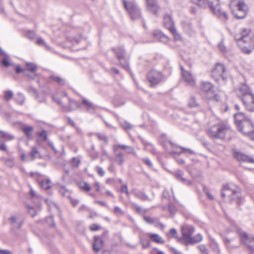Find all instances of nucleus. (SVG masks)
Returning a JSON list of instances; mask_svg holds the SVG:
<instances>
[{"instance_id":"f257e3e1","label":"nucleus","mask_w":254,"mask_h":254,"mask_svg":"<svg viewBox=\"0 0 254 254\" xmlns=\"http://www.w3.org/2000/svg\"><path fill=\"white\" fill-rule=\"evenodd\" d=\"M195 4L202 8H205L208 6L214 15L224 21L229 19L227 13L222 9L219 1H195Z\"/></svg>"},{"instance_id":"f03ea898","label":"nucleus","mask_w":254,"mask_h":254,"mask_svg":"<svg viewBox=\"0 0 254 254\" xmlns=\"http://www.w3.org/2000/svg\"><path fill=\"white\" fill-rule=\"evenodd\" d=\"M249 29H243L235 36V39L238 45L241 47L243 53L247 54L252 53L254 47L253 41L249 35Z\"/></svg>"},{"instance_id":"7ed1b4c3","label":"nucleus","mask_w":254,"mask_h":254,"mask_svg":"<svg viewBox=\"0 0 254 254\" xmlns=\"http://www.w3.org/2000/svg\"><path fill=\"white\" fill-rule=\"evenodd\" d=\"M229 6L233 14L236 18L243 19L246 17L248 7L243 1H231Z\"/></svg>"},{"instance_id":"20e7f679","label":"nucleus","mask_w":254,"mask_h":254,"mask_svg":"<svg viewBox=\"0 0 254 254\" xmlns=\"http://www.w3.org/2000/svg\"><path fill=\"white\" fill-rule=\"evenodd\" d=\"M123 4L132 20H136L141 17L140 9L133 1H123Z\"/></svg>"},{"instance_id":"39448f33","label":"nucleus","mask_w":254,"mask_h":254,"mask_svg":"<svg viewBox=\"0 0 254 254\" xmlns=\"http://www.w3.org/2000/svg\"><path fill=\"white\" fill-rule=\"evenodd\" d=\"M227 127L223 124H217L212 126L208 131L209 136L214 138L223 139L225 137Z\"/></svg>"},{"instance_id":"423d86ee","label":"nucleus","mask_w":254,"mask_h":254,"mask_svg":"<svg viewBox=\"0 0 254 254\" xmlns=\"http://www.w3.org/2000/svg\"><path fill=\"white\" fill-rule=\"evenodd\" d=\"M225 71L224 65L221 64L217 63L215 68L212 70L211 76L217 82H219L220 80L225 82L227 77L225 74Z\"/></svg>"},{"instance_id":"0eeeda50","label":"nucleus","mask_w":254,"mask_h":254,"mask_svg":"<svg viewBox=\"0 0 254 254\" xmlns=\"http://www.w3.org/2000/svg\"><path fill=\"white\" fill-rule=\"evenodd\" d=\"M226 196H229L231 200H236L237 203L241 198L240 193L233 189L229 185H224L221 191L222 197L224 198Z\"/></svg>"},{"instance_id":"6e6552de","label":"nucleus","mask_w":254,"mask_h":254,"mask_svg":"<svg viewBox=\"0 0 254 254\" xmlns=\"http://www.w3.org/2000/svg\"><path fill=\"white\" fill-rule=\"evenodd\" d=\"M239 236L241 242L248 247L251 254H254V237L249 236L247 233L243 231L239 232Z\"/></svg>"},{"instance_id":"1a4fd4ad","label":"nucleus","mask_w":254,"mask_h":254,"mask_svg":"<svg viewBox=\"0 0 254 254\" xmlns=\"http://www.w3.org/2000/svg\"><path fill=\"white\" fill-rule=\"evenodd\" d=\"M164 25L173 35L175 40H179L181 39V37L177 33L176 29L174 26V22L170 15L167 14L165 15L164 17Z\"/></svg>"},{"instance_id":"9d476101","label":"nucleus","mask_w":254,"mask_h":254,"mask_svg":"<svg viewBox=\"0 0 254 254\" xmlns=\"http://www.w3.org/2000/svg\"><path fill=\"white\" fill-rule=\"evenodd\" d=\"M239 130L245 135L249 136L251 139H254V126L252 122L248 119L238 127Z\"/></svg>"},{"instance_id":"9b49d317","label":"nucleus","mask_w":254,"mask_h":254,"mask_svg":"<svg viewBox=\"0 0 254 254\" xmlns=\"http://www.w3.org/2000/svg\"><path fill=\"white\" fill-rule=\"evenodd\" d=\"M114 152V161L119 166H123L126 161L125 155L119 149H120L116 144L112 147Z\"/></svg>"},{"instance_id":"f8f14e48","label":"nucleus","mask_w":254,"mask_h":254,"mask_svg":"<svg viewBox=\"0 0 254 254\" xmlns=\"http://www.w3.org/2000/svg\"><path fill=\"white\" fill-rule=\"evenodd\" d=\"M148 81L152 84L159 83L163 79L162 73L157 70H152L147 75Z\"/></svg>"},{"instance_id":"ddd939ff","label":"nucleus","mask_w":254,"mask_h":254,"mask_svg":"<svg viewBox=\"0 0 254 254\" xmlns=\"http://www.w3.org/2000/svg\"><path fill=\"white\" fill-rule=\"evenodd\" d=\"M194 232V227L190 225H186L182 228L183 240L186 245H188V242L191 239V235Z\"/></svg>"},{"instance_id":"4468645a","label":"nucleus","mask_w":254,"mask_h":254,"mask_svg":"<svg viewBox=\"0 0 254 254\" xmlns=\"http://www.w3.org/2000/svg\"><path fill=\"white\" fill-rule=\"evenodd\" d=\"M112 50L115 52L117 57L120 61V63L121 65L126 70H128L129 69L128 63L127 62H125V63H123L121 61L124 58L125 54L124 48L122 47H118L116 48H113Z\"/></svg>"},{"instance_id":"2eb2a0df","label":"nucleus","mask_w":254,"mask_h":254,"mask_svg":"<svg viewBox=\"0 0 254 254\" xmlns=\"http://www.w3.org/2000/svg\"><path fill=\"white\" fill-rule=\"evenodd\" d=\"M242 101L246 110L251 112H254V94L242 98Z\"/></svg>"},{"instance_id":"dca6fc26","label":"nucleus","mask_w":254,"mask_h":254,"mask_svg":"<svg viewBox=\"0 0 254 254\" xmlns=\"http://www.w3.org/2000/svg\"><path fill=\"white\" fill-rule=\"evenodd\" d=\"M233 156L240 162L254 163V159L253 157L242 152L235 151Z\"/></svg>"},{"instance_id":"f3484780","label":"nucleus","mask_w":254,"mask_h":254,"mask_svg":"<svg viewBox=\"0 0 254 254\" xmlns=\"http://www.w3.org/2000/svg\"><path fill=\"white\" fill-rule=\"evenodd\" d=\"M9 221L14 228H20L23 223V218L19 214L12 215L9 218Z\"/></svg>"},{"instance_id":"a211bd4d","label":"nucleus","mask_w":254,"mask_h":254,"mask_svg":"<svg viewBox=\"0 0 254 254\" xmlns=\"http://www.w3.org/2000/svg\"><path fill=\"white\" fill-rule=\"evenodd\" d=\"M182 71V76L184 80L190 85L194 86L195 85V80L191 73L184 69L183 66H181Z\"/></svg>"},{"instance_id":"6ab92c4d","label":"nucleus","mask_w":254,"mask_h":254,"mask_svg":"<svg viewBox=\"0 0 254 254\" xmlns=\"http://www.w3.org/2000/svg\"><path fill=\"white\" fill-rule=\"evenodd\" d=\"M238 91L241 96V98H245L248 96V95L253 94L250 88L247 84L244 83L241 85L238 89Z\"/></svg>"},{"instance_id":"aec40b11","label":"nucleus","mask_w":254,"mask_h":254,"mask_svg":"<svg viewBox=\"0 0 254 254\" xmlns=\"http://www.w3.org/2000/svg\"><path fill=\"white\" fill-rule=\"evenodd\" d=\"M65 112H71L80 108V104L77 101L69 98L68 106H62Z\"/></svg>"},{"instance_id":"412c9836","label":"nucleus","mask_w":254,"mask_h":254,"mask_svg":"<svg viewBox=\"0 0 254 254\" xmlns=\"http://www.w3.org/2000/svg\"><path fill=\"white\" fill-rule=\"evenodd\" d=\"M103 240L100 236H95L93 243V249L95 252H98L103 248Z\"/></svg>"},{"instance_id":"4be33fe9","label":"nucleus","mask_w":254,"mask_h":254,"mask_svg":"<svg viewBox=\"0 0 254 254\" xmlns=\"http://www.w3.org/2000/svg\"><path fill=\"white\" fill-rule=\"evenodd\" d=\"M173 175L178 181L185 185H190L191 183L190 181L184 178V172L181 170H177L173 173Z\"/></svg>"},{"instance_id":"5701e85b","label":"nucleus","mask_w":254,"mask_h":254,"mask_svg":"<svg viewBox=\"0 0 254 254\" xmlns=\"http://www.w3.org/2000/svg\"><path fill=\"white\" fill-rule=\"evenodd\" d=\"M146 5L147 9L154 14H156L160 9L156 1H146Z\"/></svg>"},{"instance_id":"b1692460","label":"nucleus","mask_w":254,"mask_h":254,"mask_svg":"<svg viewBox=\"0 0 254 254\" xmlns=\"http://www.w3.org/2000/svg\"><path fill=\"white\" fill-rule=\"evenodd\" d=\"M234 119L236 125L238 127L249 119L246 118L242 112H240L234 114Z\"/></svg>"},{"instance_id":"393cba45","label":"nucleus","mask_w":254,"mask_h":254,"mask_svg":"<svg viewBox=\"0 0 254 254\" xmlns=\"http://www.w3.org/2000/svg\"><path fill=\"white\" fill-rule=\"evenodd\" d=\"M213 85L209 82H203L200 86L201 90L206 93H211L213 94Z\"/></svg>"},{"instance_id":"a878e982","label":"nucleus","mask_w":254,"mask_h":254,"mask_svg":"<svg viewBox=\"0 0 254 254\" xmlns=\"http://www.w3.org/2000/svg\"><path fill=\"white\" fill-rule=\"evenodd\" d=\"M153 36L162 42H166L168 41V37L159 30H155L153 33Z\"/></svg>"},{"instance_id":"bb28decb","label":"nucleus","mask_w":254,"mask_h":254,"mask_svg":"<svg viewBox=\"0 0 254 254\" xmlns=\"http://www.w3.org/2000/svg\"><path fill=\"white\" fill-rule=\"evenodd\" d=\"M34 128L31 126L24 125L21 127V130L24 132L28 139L32 138V133Z\"/></svg>"},{"instance_id":"cd10ccee","label":"nucleus","mask_w":254,"mask_h":254,"mask_svg":"<svg viewBox=\"0 0 254 254\" xmlns=\"http://www.w3.org/2000/svg\"><path fill=\"white\" fill-rule=\"evenodd\" d=\"M223 241L225 246L228 249H236L239 247V246L233 244L234 239H230L225 237L223 238Z\"/></svg>"},{"instance_id":"c85d7f7f","label":"nucleus","mask_w":254,"mask_h":254,"mask_svg":"<svg viewBox=\"0 0 254 254\" xmlns=\"http://www.w3.org/2000/svg\"><path fill=\"white\" fill-rule=\"evenodd\" d=\"M118 147L120 149L126 150V153L127 154H133L135 156H136L137 154L134 150V148L131 146H127L124 144H116Z\"/></svg>"},{"instance_id":"c756f323","label":"nucleus","mask_w":254,"mask_h":254,"mask_svg":"<svg viewBox=\"0 0 254 254\" xmlns=\"http://www.w3.org/2000/svg\"><path fill=\"white\" fill-rule=\"evenodd\" d=\"M82 103L85 106L87 111L91 113L94 112L95 106L92 103L88 101L86 99L84 98L82 101Z\"/></svg>"},{"instance_id":"7c9ffc66","label":"nucleus","mask_w":254,"mask_h":254,"mask_svg":"<svg viewBox=\"0 0 254 254\" xmlns=\"http://www.w3.org/2000/svg\"><path fill=\"white\" fill-rule=\"evenodd\" d=\"M141 141L142 143V144H143V145L144 146V149L147 150V151H148L150 152H151L152 153H154L155 152V150H154V148L153 147V146L152 145V144L149 142H147V141H146L145 140H144V139L141 138Z\"/></svg>"},{"instance_id":"2f4dec72","label":"nucleus","mask_w":254,"mask_h":254,"mask_svg":"<svg viewBox=\"0 0 254 254\" xmlns=\"http://www.w3.org/2000/svg\"><path fill=\"white\" fill-rule=\"evenodd\" d=\"M40 186L43 189L48 190L50 189L52 186V182L50 179H46L41 181L40 183Z\"/></svg>"},{"instance_id":"473e14b6","label":"nucleus","mask_w":254,"mask_h":254,"mask_svg":"<svg viewBox=\"0 0 254 254\" xmlns=\"http://www.w3.org/2000/svg\"><path fill=\"white\" fill-rule=\"evenodd\" d=\"M203 237L200 234H197L194 237H191V239L190 241H189L188 245L190 244H194L195 243H199L202 240Z\"/></svg>"},{"instance_id":"72a5a7b5","label":"nucleus","mask_w":254,"mask_h":254,"mask_svg":"<svg viewBox=\"0 0 254 254\" xmlns=\"http://www.w3.org/2000/svg\"><path fill=\"white\" fill-rule=\"evenodd\" d=\"M149 237L152 241L156 243L159 244H163L164 243L163 239L157 234H151L149 235Z\"/></svg>"},{"instance_id":"f704fd0d","label":"nucleus","mask_w":254,"mask_h":254,"mask_svg":"<svg viewBox=\"0 0 254 254\" xmlns=\"http://www.w3.org/2000/svg\"><path fill=\"white\" fill-rule=\"evenodd\" d=\"M0 137L5 138L7 140H11L14 138L13 135L2 130H0Z\"/></svg>"},{"instance_id":"c9c22d12","label":"nucleus","mask_w":254,"mask_h":254,"mask_svg":"<svg viewBox=\"0 0 254 254\" xmlns=\"http://www.w3.org/2000/svg\"><path fill=\"white\" fill-rule=\"evenodd\" d=\"M50 78L60 85H64L65 83V80L60 76L53 75L50 77Z\"/></svg>"},{"instance_id":"e433bc0d","label":"nucleus","mask_w":254,"mask_h":254,"mask_svg":"<svg viewBox=\"0 0 254 254\" xmlns=\"http://www.w3.org/2000/svg\"><path fill=\"white\" fill-rule=\"evenodd\" d=\"M78 187L82 190L89 191L91 190V188L89 184L85 182H80L78 183Z\"/></svg>"},{"instance_id":"4c0bfd02","label":"nucleus","mask_w":254,"mask_h":254,"mask_svg":"<svg viewBox=\"0 0 254 254\" xmlns=\"http://www.w3.org/2000/svg\"><path fill=\"white\" fill-rule=\"evenodd\" d=\"M134 195L137 198L142 200H150L147 195L143 192L138 191L134 193Z\"/></svg>"},{"instance_id":"58836bf2","label":"nucleus","mask_w":254,"mask_h":254,"mask_svg":"<svg viewBox=\"0 0 254 254\" xmlns=\"http://www.w3.org/2000/svg\"><path fill=\"white\" fill-rule=\"evenodd\" d=\"M59 191L63 196L69 197L70 192L64 186H61L59 189Z\"/></svg>"},{"instance_id":"ea45409f","label":"nucleus","mask_w":254,"mask_h":254,"mask_svg":"<svg viewBox=\"0 0 254 254\" xmlns=\"http://www.w3.org/2000/svg\"><path fill=\"white\" fill-rule=\"evenodd\" d=\"M30 154L32 160H34L38 157L40 153L36 147H32Z\"/></svg>"},{"instance_id":"a19ab883","label":"nucleus","mask_w":254,"mask_h":254,"mask_svg":"<svg viewBox=\"0 0 254 254\" xmlns=\"http://www.w3.org/2000/svg\"><path fill=\"white\" fill-rule=\"evenodd\" d=\"M210 247L212 249V250L214 252H216L217 253H219L220 252V250L219 249V245L214 240H212L211 241L210 243Z\"/></svg>"},{"instance_id":"79ce46f5","label":"nucleus","mask_w":254,"mask_h":254,"mask_svg":"<svg viewBox=\"0 0 254 254\" xmlns=\"http://www.w3.org/2000/svg\"><path fill=\"white\" fill-rule=\"evenodd\" d=\"M95 135L97 136L99 140L103 141L106 143H108V137L105 134L100 133H96Z\"/></svg>"},{"instance_id":"37998d69","label":"nucleus","mask_w":254,"mask_h":254,"mask_svg":"<svg viewBox=\"0 0 254 254\" xmlns=\"http://www.w3.org/2000/svg\"><path fill=\"white\" fill-rule=\"evenodd\" d=\"M38 136L42 141H45L47 139V133L45 130H43L38 133Z\"/></svg>"},{"instance_id":"c03bdc74","label":"nucleus","mask_w":254,"mask_h":254,"mask_svg":"<svg viewBox=\"0 0 254 254\" xmlns=\"http://www.w3.org/2000/svg\"><path fill=\"white\" fill-rule=\"evenodd\" d=\"M113 213L117 216L123 215L125 214V212L118 206H116L113 210Z\"/></svg>"},{"instance_id":"a18cd8bd","label":"nucleus","mask_w":254,"mask_h":254,"mask_svg":"<svg viewBox=\"0 0 254 254\" xmlns=\"http://www.w3.org/2000/svg\"><path fill=\"white\" fill-rule=\"evenodd\" d=\"M15 100L19 104L22 105L25 100V97L23 94L19 93L17 94Z\"/></svg>"},{"instance_id":"49530a36","label":"nucleus","mask_w":254,"mask_h":254,"mask_svg":"<svg viewBox=\"0 0 254 254\" xmlns=\"http://www.w3.org/2000/svg\"><path fill=\"white\" fill-rule=\"evenodd\" d=\"M36 43L38 46H44L46 48H49V46L47 45L45 41L40 37L37 38Z\"/></svg>"},{"instance_id":"de8ad7c7","label":"nucleus","mask_w":254,"mask_h":254,"mask_svg":"<svg viewBox=\"0 0 254 254\" xmlns=\"http://www.w3.org/2000/svg\"><path fill=\"white\" fill-rule=\"evenodd\" d=\"M169 142L170 143V144H171L172 145H174V146H175L177 147H179L180 149H181L182 150H183V151H188L190 154H195V152L194 151H193V150H191L190 149L185 148V147H183L182 146H178L177 145H175L171 141H169Z\"/></svg>"},{"instance_id":"09e8293b","label":"nucleus","mask_w":254,"mask_h":254,"mask_svg":"<svg viewBox=\"0 0 254 254\" xmlns=\"http://www.w3.org/2000/svg\"><path fill=\"white\" fill-rule=\"evenodd\" d=\"M26 68L27 70H29L32 72H34L36 70V65L32 63H27Z\"/></svg>"},{"instance_id":"8fccbe9b","label":"nucleus","mask_w":254,"mask_h":254,"mask_svg":"<svg viewBox=\"0 0 254 254\" xmlns=\"http://www.w3.org/2000/svg\"><path fill=\"white\" fill-rule=\"evenodd\" d=\"M141 161L148 167L150 168L153 167V164L149 158H143L141 159Z\"/></svg>"},{"instance_id":"3c124183","label":"nucleus","mask_w":254,"mask_h":254,"mask_svg":"<svg viewBox=\"0 0 254 254\" xmlns=\"http://www.w3.org/2000/svg\"><path fill=\"white\" fill-rule=\"evenodd\" d=\"M140 243L143 249H146L150 245V242L148 239H141Z\"/></svg>"},{"instance_id":"603ef678","label":"nucleus","mask_w":254,"mask_h":254,"mask_svg":"<svg viewBox=\"0 0 254 254\" xmlns=\"http://www.w3.org/2000/svg\"><path fill=\"white\" fill-rule=\"evenodd\" d=\"M13 92L10 90L5 91L4 92V99L6 101H8L11 99L13 97Z\"/></svg>"},{"instance_id":"864d4df0","label":"nucleus","mask_w":254,"mask_h":254,"mask_svg":"<svg viewBox=\"0 0 254 254\" xmlns=\"http://www.w3.org/2000/svg\"><path fill=\"white\" fill-rule=\"evenodd\" d=\"M135 209L137 212L142 214H144L147 212V209H143L141 206L137 205H135Z\"/></svg>"},{"instance_id":"5fc2aeb1","label":"nucleus","mask_w":254,"mask_h":254,"mask_svg":"<svg viewBox=\"0 0 254 254\" xmlns=\"http://www.w3.org/2000/svg\"><path fill=\"white\" fill-rule=\"evenodd\" d=\"M189 105L191 108L195 107L198 106L196 102L195 99L194 97H191L189 102Z\"/></svg>"},{"instance_id":"6e6d98bb","label":"nucleus","mask_w":254,"mask_h":254,"mask_svg":"<svg viewBox=\"0 0 254 254\" xmlns=\"http://www.w3.org/2000/svg\"><path fill=\"white\" fill-rule=\"evenodd\" d=\"M1 64L4 67H8L10 65L8 57H4L1 60Z\"/></svg>"},{"instance_id":"4d7b16f0","label":"nucleus","mask_w":254,"mask_h":254,"mask_svg":"<svg viewBox=\"0 0 254 254\" xmlns=\"http://www.w3.org/2000/svg\"><path fill=\"white\" fill-rule=\"evenodd\" d=\"M198 249L199 250L204 254H208V250L206 249L205 245H200L198 246Z\"/></svg>"},{"instance_id":"13d9d810","label":"nucleus","mask_w":254,"mask_h":254,"mask_svg":"<svg viewBox=\"0 0 254 254\" xmlns=\"http://www.w3.org/2000/svg\"><path fill=\"white\" fill-rule=\"evenodd\" d=\"M36 34L33 31H28L26 33V36L30 40H33L35 37Z\"/></svg>"},{"instance_id":"bf43d9fd","label":"nucleus","mask_w":254,"mask_h":254,"mask_svg":"<svg viewBox=\"0 0 254 254\" xmlns=\"http://www.w3.org/2000/svg\"><path fill=\"white\" fill-rule=\"evenodd\" d=\"M28 212L33 217L36 215V212L34 208L30 206H28Z\"/></svg>"},{"instance_id":"052dcab7","label":"nucleus","mask_w":254,"mask_h":254,"mask_svg":"<svg viewBox=\"0 0 254 254\" xmlns=\"http://www.w3.org/2000/svg\"><path fill=\"white\" fill-rule=\"evenodd\" d=\"M122 127L126 129H129L132 128V125L127 122H124L122 124Z\"/></svg>"},{"instance_id":"680f3d73","label":"nucleus","mask_w":254,"mask_h":254,"mask_svg":"<svg viewBox=\"0 0 254 254\" xmlns=\"http://www.w3.org/2000/svg\"><path fill=\"white\" fill-rule=\"evenodd\" d=\"M96 170L99 176L103 177L105 175V171H104L103 169L100 167V166H96Z\"/></svg>"},{"instance_id":"e2e57ef3","label":"nucleus","mask_w":254,"mask_h":254,"mask_svg":"<svg viewBox=\"0 0 254 254\" xmlns=\"http://www.w3.org/2000/svg\"><path fill=\"white\" fill-rule=\"evenodd\" d=\"M27 91L30 93L35 95L36 97L38 96V92L37 90L34 88L33 87L30 86L27 88Z\"/></svg>"},{"instance_id":"0e129e2a","label":"nucleus","mask_w":254,"mask_h":254,"mask_svg":"<svg viewBox=\"0 0 254 254\" xmlns=\"http://www.w3.org/2000/svg\"><path fill=\"white\" fill-rule=\"evenodd\" d=\"M168 210L170 211V212L172 214L175 213L177 211V209H176L175 205H173L172 203L169 204Z\"/></svg>"},{"instance_id":"69168bd1","label":"nucleus","mask_w":254,"mask_h":254,"mask_svg":"<svg viewBox=\"0 0 254 254\" xmlns=\"http://www.w3.org/2000/svg\"><path fill=\"white\" fill-rule=\"evenodd\" d=\"M46 221L50 225L54 227L55 226V223L54 221V218L53 216H50L49 217L46 218Z\"/></svg>"},{"instance_id":"338daca9","label":"nucleus","mask_w":254,"mask_h":254,"mask_svg":"<svg viewBox=\"0 0 254 254\" xmlns=\"http://www.w3.org/2000/svg\"><path fill=\"white\" fill-rule=\"evenodd\" d=\"M72 164L73 166L78 167L80 164V161L79 159L73 157L72 159Z\"/></svg>"},{"instance_id":"774afa93","label":"nucleus","mask_w":254,"mask_h":254,"mask_svg":"<svg viewBox=\"0 0 254 254\" xmlns=\"http://www.w3.org/2000/svg\"><path fill=\"white\" fill-rule=\"evenodd\" d=\"M143 219L148 224H153L155 222L154 219L149 216H144Z\"/></svg>"}]
</instances>
